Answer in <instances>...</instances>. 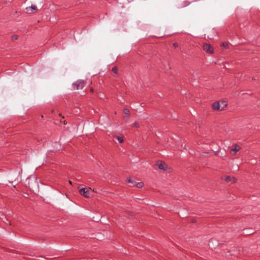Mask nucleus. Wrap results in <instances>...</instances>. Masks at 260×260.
Listing matches in <instances>:
<instances>
[{
  "instance_id": "nucleus-1",
  "label": "nucleus",
  "mask_w": 260,
  "mask_h": 260,
  "mask_svg": "<svg viewBox=\"0 0 260 260\" xmlns=\"http://www.w3.org/2000/svg\"><path fill=\"white\" fill-rule=\"evenodd\" d=\"M221 104H223V106L221 107V105L219 102H216L212 104V108L214 110L222 111L224 108L226 107L227 103L225 101H221Z\"/></svg>"
},
{
  "instance_id": "nucleus-2",
  "label": "nucleus",
  "mask_w": 260,
  "mask_h": 260,
  "mask_svg": "<svg viewBox=\"0 0 260 260\" xmlns=\"http://www.w3.org/2000/svg\"><path fill=\"white\" fill-rule=\"evenodd\" d=\"M203 49L205 51H206L207 53L210 54H212L214 52V49L212 46L208 43H205L203 44Z\"/></svg>"
},
{
  "instance_id": "nucleus-3",
  "label": "nucleus",
  "mask_w": 260,
  "mask_h": 260,
  "mask_svg": "<svg viewBox=\"0 0 260 260\" xmlns=\"http://www.w3.org/2000/svg\"><path fill=\"white\" fill-rule=\"evenodd\" d=\"M76 89H81L85 86V82L83 80H78L73 84Z\"/></svg>"
},
{
  "instance_id": "nucleus-4",
  "label": "nucleus",
  "mask_w": 260,
  "mask_h": 260,
  "mask_svg": "<svg viewBox=\"0 0 260 260\" xmlns=\"http://www.w3.org/2000/svg\"><path fill=\"white\" fill-rule=\"evenodd\" d=\"M89 189L90 188H82L80 189V193L85 198H89Z\"/></svg>"
},
{
  "instance_id": "nucleus-5",
  "label": "nucleus",
  "mask_w": 260,
  "mask_h": 260,
  "mask_svg": "<svg viewBox=\"0 0 260 260\" xmlns=\"http://www.w3.org/2000/svg\"><path fill=\"white\" fill-rule=\"evenodd\" d=\"M241 149V147L238 144H235L232 146L230 150V153L232 155H235L237 152L239 151Z\"/></svg>"
},
{
  "instance_id": "nucleus-6",
  "label": "nucleus",
  "mask_w": 260,
  "mask_h": 260,
  "mask_svg": "<svg viewBox=\"0 0 260 260\" xmlns=\"http://www.w3.org/2000/svg\"><path fill=\"white\" fill-rule=\"evenodd\" d=\"M26 10L27 13H31L33 12V11H37L38 9L35 5H32L30 7H27Z\"/></svg>"
},
{
  "instance_id": "nucleus-7",
  "label": "nucleus",
  "mask_w": 260,
  "mask_h": 260,
  "mask_svg": "<svg viewBox=\"0 0 260 260\" xmlns=\"http://www.w3.org/2000/svg\"><path fill=\"white\" fill-rule=\"evenodd\" d=\"M158 167L159 169L164 170V171H166L167 169V166L164 162H161V163L158 164Z\"/></svg>"
},
{
  "instance_id": "nucleus-8",
  "label": "nucleus",
  "mask_w": 260,
  "mask_h": 260,
  "mask_svg": "<svg viewBox=\"0 0 260 260\" xmlns=\"http://www.w3.org/2000/svg\"><path fill=\"white\" fill-rule=\"evenodd\" d=\"M144 184L143 182H138V183H134V185L135 186H136L138 188H140L143 187L144 186Z\"/></svg>"
},
{
  "instance_id": "nucleus-9",
  "label": "nucleus",
  "mask_w": 260,
  "mask_h": 260,
  "mask_svg": "<svg viewBox=\"0 0 260 260\" xmlns=\"http://www.w3.org/2000/svg\"><path fill=\"white\" fill-rule=\"evenodd\" d=\"M115 138L117 139V140L119 141V142L120 143H122L124 141V140H123V138L122 137L115 136Z\"/></svg>"
},
{
  "instance_id": "nucleus-10",
  "label": "nucleus",
  "mask_w": 260,
  "mask_h": 260,
  "mask_svg": "<svg viewBox=\"0 0 260 260\" xmlns=\"http://www.w3.org/2000/svg\"><path fill=\"white\" fill-rule=\"evenodd\" d=\"M223 179L227 182H229L232 181V178L229 176H224Z\"/></svg>"
},
{
  "instance_id": "nucleus-11",
  "label": "nucleus",
  "mask_w": 260,
  "mask_h": 260,
  "mask_svg": "<svg viewBox=\"0 0 260 260\" xmlns=\"http://www.w3.org/2000/svg\"><path fill=\"white\" fill-rule=\"evenodd\" d=\"M123 113L125 115H127V116H129L130 114V112L128 109L127 108H124L123 109Z\"/></svg>"
},
{
  "instance_id": "nucleus-12",
  "label": "nucleus",
  "mask_w": 260,
  "mask_h": 260,
  "mask_svg": "<svg viewBox=\"0 0 260 260\" xmlns=\"http://www.w3.org/2000/svg\"><path fill=\"white\" fill-rule=\"evenodd\" d=\"M118 68L116 66L113 67L112 69V72L115 74H118Z\"/></svg>"
},
{
  "instance_id": "nucleus-13",
  "label": "nucleus",
  "mask_w": 260,
  "mask_h": 260,
  "mask_svg": "<svg viewBox=\"0 0 260 260\" xmlns=\"http://www.w3.org/2000/svg\"><path fill=\"white\" fill-rule=\"evenodd\" d=\"M189 4H190V3L189 2L185 1L183 3L181 7L184 8V7L188 6Z\"/></svg>"
},
{
  "instance_id": "nucleus-14",
  "label": "nucleus",
  "mask_w": 260,
  "mask_h": 260,
  "mask_svg": "<svg viewBox=\"0 0 260 260\" xmlns=\"http://www.w3.org/2000/svg\"><path fill=\"white\" fill-rule=\"evenodd\" d=\"M126 182L128 183H132L134 184L135 183V182H133L131 180V178H128L126 179Z\"/></svg>"
},
{
  "instance_id": "nucleus-15",
  "label": "nucleus",
  "mask_w": 260,
  "mask_h": 260,
  "mask_svg": "<svg viewBox=\"0 0 260 260\" xmlns=\"http://www.w3.org/2000/svg\"><path fill=\"white\" fill-rule=\"evenodd\" d=\"M133 126L136 127H139L140 126V125H139V123L138 122H135V123H134L133 124Z\"/></svg>"
},
{
  "instance_id": "nucleus-16",
  "label": "nucleus",
  "mask_w": 260,
  "mask_h": 260,
  "mask_svg": "<svg viewBox=\"0 0 260 260\" xmlns=\"http://www.w3.org/2000/svg\"><path fill=\"white\" fill-rule=\"evenodd\" d=\"M18 38V36L17 35H13L12 36V39L13 40H17Z\"/></svg>"
},
{
  "instance_id": "nucleus-17",
  "label": "nucleus",
  "mask_w": 260,
  "mask_h": 260,
  "mask_svg": "<svg viewBox=\"0 0 260 260\" xmlns=\"http://www.w3.org/2000/svg\"><path fill=\"white\" fill-rule=\"evenodd\" d=\"M221 46H223L225 48H228L229 47V45L228 44L226 43H222V44L221 45Z\"/></svg>"
},
{
  "instance_id": "nucleus-18",
  "label": "nucleus",
  "mask_w": 260,
  "mask_h": 260,
  "mask_svg": "<svg viewBox=\"0 0 260 260\" xmlns=\"http://www.w3.org/2000/svg\"><path fill=\"white\" fill-rule=\"evenodd\" d=\"M237 181V179L235 177L232 178V182L233 183H236Z\"/></svg>"
},
{
  "instance_id": "nucleus-19",
  "label": "nucleus",
  "mask_w": 260,
  "mask_h": 260,
  "mask_svg": "<svg viewBox=\"0 0 260 260\" xmlns=\"http://www.w3.org/2000/svg\"><path fill=\"white\" fill-rule=\"evenodd\" d=\"M173 46L175 48H176V47H177L178 46V43H177L175 42V43H173Z\"/></svg>"
},
{
  "instance_id": "nucleus-20",
  "label": "nucleus",
  "mask_w": 260,
  "mask_h": 260,
  "mask_svg": "<svg viewBox=\"0 0 260 260\" xmlns=\"http://www.w3.org/2000/svg\"><path fill=\"white\" fill-rule=\"evenodd\" d=\"M90 92L91 93H93V92H94V89H93V88H90Z\"/></svg>"
},
{
  "instance_id": "nucleus-21",
  "label": "nucleus",
  "mask_w": 260,
  "mask_h": 260,
  "mask_svg": "<svg viewBox=\"0 0 260 260\" xmlns=\"http://www.w3.org/2000/svg\"><path fill=\"white\" fill-rule=\"evenodd\" d=\"M92 191L94 192H96V191L95 189H94V188L93 189Z\"/></svg>"
},
{
  "instance_id": "nucleus-22",
  "label": "nucleus",
  "mask_w": 260,
  "mask_h": 260,
  "mask_svg": "<svg viewBox=\"0 0 260 260\" xmlns=\"http://www.w3.org/2000/svg\"><path fill=\"white\" fill-rule=\"evenodd\" d=\"M69 183H70V184H71V185L72 184V181H69Z\"/></svg>"
},
{
  "instance_id": "nucleus-23",
  "label": "nucleus",
  "mask_w": 260,
  "mask_h": 260,
  "mask_svg": "<svg viewBox=\"0 0 260 260\" xmlns=\"http://www.w3.org/2000/svg\"><path fill=\"white\" fill-rule=\"evenodd\" d=\"M220 103H221V102H220ZM220 105H221V107L223 106V104H220Z\"/></svg>"
},
{
  "instance_id": "nucleus-24",
  "label": "nucleus",
  "mask_w": 260,
  "mask_h": 260,
  "mask_svg": "<svg viewBox=\"0 0 260 260\" xmlns=\"http://www.w3.org/2000/svg\"><path fill=\"white\" fill-rule=\"evenodd\" d=\"M40 257H42V258H44V257H43V256H40Z\"/></svg>"
},
{
  "instance_id": "nucleus-25",
  "label": "nucleus",
  "mask_w": 260,
  "mask_h": 260,
  "mask_svg": "<svg viewBox=\"0 0 260 260\" xmlns=\"http://www.w3.org/2000/svg\"><path fill=\"white\" fill-rule=\"evenodd\" d=\"M64 124H66V121H64Z\"/></svg>"
}]
</instances>
